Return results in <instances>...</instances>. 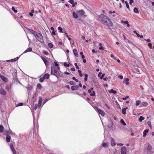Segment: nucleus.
Wrapping results in <instances>:
<instances>
[{
  "label": "nucleus",
  "instance_id": "1",
  "mask_svg": "<svg viewBox=\"0 0 154 154\" xmlns=\"http://www.w3.org/2000/svg\"><path fill=\"white\" fill-rule=\"evenodd\" d=\"M51 75H54L58 79L60 76V73L59 71L57 70V67L54 64L51 65Z\"/></svg>",
  "mask_w": 154,
  "mask_h": 154
},
{
  "label": "nucleus",
  "instance_id": "25",
  "mask_svg": "<svg viewBox=\"0 0 154 154\" xmlns=\"http://www.w3.org/2000/svg\"><path fill=\"white\" fill-rule=\"evenodd\" d=\"M112 125V122L111 121H109V123L107 125V126L109 128H111Z\"/></svg>",
  "mask_w": 154,
  "mask_h": 154
},
{
  "label": "nucleus",
  "instance_id": "33",
  "mask_svg": "<svg viewBox=\"0 0 154 154\" xmlns=\"http://www.w3.org/2000/svg\"><path fill=\"white\" fill-rule=\"evenodd\" d=\"M123 23L125 25H126L127 26L129 27L130 26V25L128 23V21L126 20L125 21H124Z\"/></svg>",
  "mask_w": 154,
  "mask_h": 154
},
{
  "label": "nucleus",
  "instance_id": "50",
  "mask_svg": "<svg viewBox=\"0 0 154 154\" xmlns=\"http://www.w3.org/2000/svg\"><path fill=\"white\" fill-rule=\"evenodd\" d=\"M125 3L126 4V5L127 8L128 9H129V5L128 2H127L125 1Z\"/></svg>",
  "mask_w": 154,
  "mask_h": 154
},
{
  "label": "nucleus",
  "instance_id": "15",
  "mask_svg": "<svg viewBox=\"0 0 154 154\" xmlns=\"http://www.w3.org/2000/svg\"><path fill=\"white\" fill-rule=\"evenodd\" d=\"M42 59L43 60V61L44 62V63L45 64V65L46 66H47L48 64V62L47 60L43 57H42Z\"/></svg>",
  "mask_w": 154,
  "mask_h": 154
},
{
  "label": "nucleus",
  "instance_id": "28",
  "mask_svg": "<svg viewBox=\"0 0 154 154\" xmlns=\"http://www.w3.org/2000/svg\"><path fill=\"white\" fill-rule=\"evenodd\" d=\"M120 122L124 126H125L126 125V123L125 122L124 120L122 119H121Z\"/></svg>",
  "mask_w": 154,
  "mask_h": 154
},
{
  "label": "nucleus",
  "instance_id": "57",
  "mask_svg": "<svg viewBox=\"0 0 154 154\" xmlns=\"http://www.w3.org/2000/svg\"><path fill=\"white\" fill-rule=\"evenodd\" d=\"M128 98H129V96H126V97H123L122 100H126Z\"/></svg>",
  "mask_w": 154,
  "mask_h": 154
},
{
  "label": "nucleus",
  "instance_id": "41",
  "mask_svg": "<svg viewBox=\"0 0 154 154\" xmlns=\"http://www.w3.org/2000/svg\"><path fill=\"white\" fill-rule=\"evenodd\" d=\"M102 145L104 147H108V145L107 143H102Z\"/></svg>",
  "mask_w": 154,
  "mask_h": 154
},
{
  "label": "nucleus",
  "instance_id": "59",
  "mask_svg": "<svg viewBox=\"0 0 154 154\" xmlns=\"http://www.w3.org/2000/svg\"><path fill=\"white\" fill-rule=\"evenodd\" d=\"M23 103H19L18 105H17V106H23Z\"/></svg>",
  "mask_w": 154,
  "mask_h": 154
},
{
  "label": "nucleus",
  "instance_id": "23",
  "mask_svg": "<svg viewBox=\"0 0 154 154\" xmlns=\"http://www.w3.org/2000/svg\"><path fill=\"white\" fill-rule=\"evenodd\" d=\"M149 130L148 129H145L143 132V137H145L146 136Z\"/></svg>",
  "mask_w": 154,
  "mask_h": 154
},
{
  "label": "nucleus",
  "instance_id": "14",
  "mask_svg": "<svg viewBox=\"0 0 154 154\" xmlns=\"http://www.w3.org/2000/svg\"><path fill=\"white\" fill-rule=\"evenodd\" d=\"M148 105V103L146 102H143L141 103V105L142 106L146 107Z\"/></svg>",
  "mask_w": 154,
  "mask_h": 154
},
{
  "label": "nucleus",
  "instance_id": "48",
  "mask_svg": "<svg viewBox=\"0 0 154 154\" xmlns=\"http://www.w3.org/2000/svg\"><path fill=\"white\" fill-rule=\"evenodd\" d=\"M45 79L43 77H41L39 81L40 82H42L44 81Z\"/></svg>",
  "mask_w": 154,
  "mask_h": 154
},
{
  "label": "nucleus",
  "instance_id": "55",
  "mask_svg": "<svg viewBox=\"0 0 154 154\" xmlns=\"http://www.w3.org/2000/svg\"><path fill=\"white\" fill-rule=\"evenodd\" d=\"M69 2L71 4H72L74 3V1L73 0H69Z\"/></svg>",
  "mask_w": 154,
  "mask_h": 154
},
{
  "label": "nucleus",
  "instance_id": "13",
  "mask_svg": "<svg viewBox=\"0 0 154 154\" xmlns=\"http://www.w3.org/2000/svg\"><path fill=\"white\" fill-rule=\"evenodd\" d=\"M9 130H5V132L6 134H8V133L11 134H13L14 133L10 129L9 127L8 126Z\"/></svg>",
  "mask_w": 154,
  "mask_h": 154
},
{
  "label": "nucleus",
  "instance_id": "37",
  "mask_svg": "<svg viewBox=\"0 0 154 154\" xmlns=\"http://www.w3.org/2000/svg\"><path fill=\"white\" fill-rule=\"evenodd\" d=\"M88 75L87 74L85 75V78L84 79V81L85 82L86 81L88 80Z\"/></svg>",
  "mask_w": 154,
  "mask_h": 154
},
{
  "label": "nucleus",
  "instance_id": "61",
  "mask_svg": "<svg viewBox=\"0 0 154 154\" xmlns=\"http://www.w3.org/2000/svg\"><path fill=\"white\" fill-rule=\"evenodd\" d=\"M52 34L53 35H56V31H55V30H54L52 31Z\"/></svg>",
  "mask_w": 154,
  "mask_h": 154
},
{
  "label": "nucleus",
  "instance_id": "3",
  "mask_svg": "<svg viewBox=\"0 0 154 154\" xmlns=\"http://www.w3.org/2000/svg\"><path fill=\"white\" fill-rule=\"evenodd\" d=\"M102 23L107 26H112L113 25L110 20H99Z\"/></svg>",
  "mask_w": 154,
  "mask_h": 154
},
{
  "label": "nucleus",
  "instance_id": "51",
  "mask_svg": "<svg viewBox=\"0 0 154 154\" xmlns=\"http://www.w3.org/2000/svg\"><path fill=\"white\" fill-rule=\"evenodd\" d=\"M133 32L134 34H136L137 35V36L138 37L139 36H140V35L136 31L134 30L133 31Z\"/></svg>",
  "mask_w": 154,
  "mask_h": 154
},
{
  "label": "nucleus",
  "instance_id": "11",
  "mask_svg": "<svg viewBox=\"0 0 154 154\" xmlns=\"http://www.w3.org/2000/svg\"><path fill=\"white\" fill-rule=\"evenodd\" d=\"M79 88L78 85H76L75 86H73L71 87V89L72 91H75L77 90Z\"/></svg>",
  "mask_w": 154,
  "mask_h": 154
},
{
  "label": "nucleus",
  "instance_id": "4",
  "mask_svg": "<svg viewBox=\"0 0 154 154\" xmlns=\"http://www.w3.org/2000/svg\"><path fill=\"white\" fill-rule=\"evenodd\" d=\"M94 108L96 110L97 112L100 114L102 116H103L105 115V113L103 111L99 109L97 106H95Z\"/></svg>",
  "mask_w": 154,
  "mask_h": 154
},
{
  "label": "nucleus",
  "instance_id": "9",
  "mask_svg": "<svg viewBox=\"0 0 154 154\" xmlns=\"http://www.w3.org/2000/svg\"><path fill=\"white\" fill-rule=\"evenodd\" d=\"M0 78L4 82H7L8 81V79L4 76L1 74L0 75Z\"/></svg>",
  "mask_w": 154,
  "mask_h": 154
},
{
  "label": "nucleus",
  "instance_id": "53",
  "mask_svg": "<svg viewBox=\"0 0 154 154\" xmlns=\"http://www.w3.org/2000/svg\"><path fill=\"white\" fill-rule=\"evenodd\" d=\"M72 79L73 80H74L76 82H79V80H78L77 79H76L75 78V77H73L72 78Z\"/></svg>",
  "mask_w": 154,
  "mask_h": 154
},
{
  "label": "nucleus",
  "instance_id": "44",
  "mask_svg": "<svg viewBox=\"0 0 154 154\" xmlns=\"http://www.w3.org/2000/svg\"><path fill=\"white\" fill-rule=\"evenodd\" d=\"M63 65L65 66H66L67 67H69V64L67 63L66 62H65L63 63Z\"/></svg>",
  "mask_w": 154,
  "mask_h": 154
},
{
  "label": "nucleus",
  "instance_id": "34",
  "mask_svg": "<svg viewBox=\"0 0 154 154\" xmlns=\"http://www.w3.org/2000/svg\"><path fill=\"white\" fill-rule=\"evenodd\" d=\"M11 149L13 154H16V151L14 147L11 148Z\"/></svg>",
  "mask_w": 154,
  "mask_h": 154
},
{
  "label": "nucleus",
  "instance_id": "12",
  "mask_svg": "<svg viewBox=\"0 0 154 154\" xmlns=\"http://www.w3.org/2000/svg\"><path fill=\"white\" fill-rule=\"evenodd\" d=\"M6 140L7 142H9L11 140V137L8 134H6Z\"/></svg>",
  "mask_w": 154,
  "mask_h": 154
},
{
  "label": "nucleus",
  "instance_id": "27",
  "mask_svg": "<svg viewBox=\"0 0 154 154\" xmlns=\"http://www.w3.org/2000/svg\"><path fill=\"white\" fill-rule=\"evenodd\" d=\"M72 14H73V17L75 18H77V17H78V15H77V14H76V13L75 12H72Z\"/></svg>",
  "mask_w": 154,
  "mask_h": 154
},
{
  "label": "nucleus",
  "instance_id": "20",
  "mask_svg": "<svg viewBox=\"0 0 154 154\" xmlns=\"http://www.w3.org/2000/svg\"><path fill=\"white\" fill-rule=\"evenodd\" d=\"M50 76L49 74L48 73H46L43 75V77L45 79H48L49 78Z\"/></svg>",
  "mask_w": 154,
  "mask_h": 154
},
{
  "label": "nucleus",
  "instance_id": "42",
  "mask_svg": "<svg viewBox=\"0 0 154 154\" xmlns=\"http://www.w3.org/2000/svg\"><path fill=\"white\" fill-rule=\"evenodd\" d=\"M42 97H40L39 99L38 102L39 104H42Z\"/></svg>",
  "mask_w": 154,
  "mask_h": 154
},
{
  "label": "nucleus",
  "instance_id": "30",
  "mask_svg": "<svg viewBox=\"0 0 154 154\" xmlns=\"http://www.w3.org/2000/svg\"><path fill=\"white\" fill-rule=\"evenodd\" d=\"M134 12L136 13H139V12L138 9L137 8H134Z\"/></svg>",
  "mask_w": 154,
  "mask_h": 154
},
{
  "label": "nucleus",
  "instance_id": "45",
  "mask_svg": "<svg viewBox=\"0 0 154 154\" xmlns=\"http://www.w3.org/2000/svg\"><path fill=\"white\" fill-rule=\"evenodd\" d=\"M99 45L100 47L99 48V50H101L104 49L103 47L102 46V44L101 43H100Z\"/></svg>",
  "mask_w": 154,
  "mask_h": 154
},
{
  "label": "nucleus",
  "instance_id": "32",
  "mask_svg": "<svg viewBox=\"0 0 154 154\" xmlns=\"http://www.w3.org/2000/svg\"><path fill=\"white\" fill-rule=\"evenodd\" d=\"M51 98H48L45 99V100L43 102V104H44L47 101L50 100Z\"/></svg>",
  "mask_w": 154,
  "mask_h": 154
},
{
  "label": "nucleus",
  "instance_id": "43",
  "mask_svg": "<svg viewBox=\"0 0 154 154\" xmlns=\"http://www.w3.org/2000/svg\"><path fill=\"white\" fill-rule=\"evenodd\" d=\"M48 46L50 48H52L53 47V45L51 43H49L48 44Z\"/></svg>",
  "mask_w": 154,
  "mask_h": 154
},
{
  "label": "nucleus",
  "instance_id": "29",
  "mask_svg": "<svg viewBox=\"0 0 154 154\" xmlns=\"http://www.w3.org/2000/svg\"><path fill=\"white\" fill-rule=\"evenodd\" d=\"M141 103V102L140 100H138L136 101V105L137 106H138Z\"/></svg>",
  "mask_w": 154,
  "mask_h": 154
},
{
  "label": "nucleus",
  "instance_id": "21",
  "mask_svg": "<svg viewBox=\"0 0 154 154\" xmlns=\"http://www.w3.org/2000/svg\"><path fill=\"white\" fill-rule=\"evenodd\" d=\"M100 18H102V19H109L107 16L103 14H101L100 15Z\"/></svg>",
  "mask_w": 154,
  "mask_h": 154
},
{
  "label": "nucleus",
  "instance_id": "38",
  "mask_svg": "<svg viewBox=\"0 0 154 154\" xmlns=\"http://www.w3.org/2000/svg\"><path fill=\"white\" fill-rule=\"evenodd\" d=\"M4 127L3 126L0 125V132H2L4 130Z\"/></svg>",
  "mask_w": 154,
  "mask_h": 154
},
{
  "label": "nucleus",
  "instance_id": "16",
  "mask_svg": "<svg viewBox=\"0 0 154 154\" xmlns=\"http://www.w3.org/2000/svg\"><path fill=\"white\" fill-rule=\"evenodd\" d=\"M0 94L3 95H5L6 94V92L4 89H0Z\"/></svg>",
  "mask_w": 154,
  "mask_h": 154
},
{
  "label": "nucleus",
  "instance_id": "63",
  "mask_svg": "<svg viewBox=\"0 0 154 154\" xmlns=\"http://www.w3.org/2000/svg\"><path fill=\"white\" fill-rule=\"evenodd\" d=\"M38 107L37 104H36L34 106V109L35 110H36L37 107Z\"/></svg>",
  "mask_w": 154,
  "mask_h": 154
},
{
  "label": "nucleus",
  "instance_id": "62",
  "mask_svg": "<svg viewBox=\"0 0 154 154\" xmlns=\"http://www.w3.org/2000/svg\"><path fill=\"white\" fill-rule=\"evenodd\" d=\"M54 66L56 67L57 66H58V64L57 63V62L56 61H54Z\"/></svg>",
  "mask_w": 154,
  "mask_h": 154
},
{
  "label": "nucleus",
  "instance_id": "64",
  "mask_svg": "<svg viewBox=\"0 0 154 154\" xmlns=\"http://www.w3.org/2000/svg\"><path fill=\"white\" fill-rule=\"evenodd\" d=\"M104 75H105V74H104V73L102 74L101 76L100 77V79H102L103 78V77H104Z\"/></svg>",
  "mask_w": 154,
  "mask_h": 154
},
{
  "label": "nucleus",
  "instance_id": "19",
  "mask_svg": "<svg viewBox=\"0 0 154 154\" xmlns=\"http://www.w3.org/2000/svg\"><path fill=\"white\" fill-rule=\"evenodd\" d=\"M111 144L112 146H115L116 145L115 141L113 138L111 137Z\"/></svg>",
  "mask_w": 154,
  "mask_h": 154
},
{
  "label": "nucleus",
  "instance_id": "2",
  "mask_svg": "<svg viewBox=\"0 0 154 154\" xmlns=\"http://www.w3.org/2000/svg\"><path fill=\"white\" fill-rule=\"evenodd\" d=\"M35 36L40 43H44V41L43 39V37L41 33H38L37 32L36 34L35 35Z\"/></svg>",
  "mask_w": 154,
  "mask_h": 154
},
{
  "label": "nucleus",
  "instance_id": "10",
  "mask_svg": "<svg viewBox=\"0 0 154 154\" xmlns=\"http://www.w3.org/2000/svg\"><path fill=\"white\" fill-rule=\"evenodd\" d=\"M18 22L20 24V25L23 28L26 27V24L23 23L21 21V20H18Z\"/></svg>",
  "mask_w": 154,
  "mask_h": 154
},
{
  "label": "nucleus",
  "instance_id": "58",
  "mask_svg": "<svg viewBox=\"0 0 154 154\" xmlns=\"http://www.w3.org/2000/svg\"><path fill=\"white\" fill-rule=\"evenodd\" d=\"M74 65H75V66L76 67V68L77 69H79V66L77 65V63H75Z\"/></svg>",
  "mask_w": 154,
  "mask_h": 154
},
{
  "label": "nucleus",
  "instance_id": "5",
  "mask_svg": "<svg viewBox=\"0 0 154 154\" xmlns=\"http://www.w3.org/2000/svg\"><path fill=\"white\" fill-rule=\"evenodd\" d=\"M76 13L78 15H80L81 16L83 17L86 16V15H85V13L83 10L77 11Z\"/></svg>",
  "mask_w": 154,
  "mask_h": 154
},
{
  "label": "nucleus",
  "instance_id": "24",
  "mask_svg": "<svg viewBox=\"0 0 154 154\" xmlns=\"http://www.w3.org/2000/svg\"><path fill=\"white\" fill-rule=\"evenodd\" d=\"M32 51V49L31 48H29L26 50L23 53H26L31 52Z\"/></svg>",
  "mask_w": 154,
  "mask_h": 154
},
{
  "label": "nucleus",
  "instance_id": "40",
  "mask_svg": "<svg viewBox=\"0 0 154 154\" xmlns=\"http://www.w3.org/2000/svg\"><path fill=\"white\" fill-rule=\"evenodd\" d=\"M129 78H126L125 80V84L128 85L129 84Z\"/></svg>",
  "mask_w": 154,
  "mask_h": 154
},
{
  "label": "nucleus",
  "instance_id": "6",
  "mask_svg": "<svg viewBox=\"0 0 154 154\" xmlns=\"http://www.w3.org/2000/svg\"><path fill=\"white\" fill-rule=\"evenodd\" d=\"M93 88L92 87H91L90 89H89L88 91V93L90 94V95L91 96H94L95 95V93L94 91H93Z\"/></svg>",
  "mask_w": 154,
  "mask_h": 154
},
{
  "label": "nucleus",
  "instance_id": "39",
  "mask_svg": "<svg viewBox=\"0 0 154 154\" xmlns=\"http://www.w3.org/2000/svg\"><path fill=\"white\" fill-rule=\"evenodd\" d=\"M69 84L72 85H75V83L73 81H70L69 82Z\"/></svg>",
  "mask_w": 154,
  "mask_h": 154
},
{
  "label": "nucleus",
  "instance_id": "8",
  "mask_svg": "<svg viewBox=\"0 0 154 154\" xmlns=\"http://www.w3.org/2000/svg\"><path fill=\"white\" fill-rule=\"evenodd\" d=\"M93 82L95 86L97 88H99L100 85L98 82V81L97 79H94L93 80Z\"/></svg>",
  "mask_w": 154,
  "mask_h": 154
},
{
  "label": "nucleus",
  "instance_id": "60",
  "mask_svg": "<svg viewBox=\"0 0 154 154\" xmlns=\"http://www.w3.org/2000/svg\"><path fill=\"white\" fill-rule=\"evenodd\" d=\"M9 146L10 147L11 149L14 148L13 145L12 143H10L9 144Z\"/></svg>",
  "mask_w": 154,
  "mask_h": 154
},
{
  "label": "nucleus",
  "instance_id": "52",
  "mask_svg": "<svg viewBox=\"0 0 154 154\" xmlns=\"http://www.w3.org/2000/svg\"><path fill=\"white\" fill-rule=\"evenodd\" d=\"M76 94L77 95L80 96L82 97H83L84 98H85L83 96V95H82V94H79V93L77 92L76 93Z\"/></svg>",
  "mask_w": 154,
  "mask_h": 154
},
{
  "label": "nucleus",
  "instance_id": "31",
  "mask_svg": "<svg viewBox=\"0 0 154 154\" xmlns=\"http://www.w3.org/2000/svg\"><path fill=\"white\" fill-rule=\"evenodd\" d=\"M109 92L110 93H113V94H116L117 92L116 91L114 90H113L112 89H111L109 91Z\"/></svg>",
  "mask_w": 154,
  "mask_h": 154
},
{
  "label": "nucleus",
  "instance_id": "35",
  "mask_svg": "<svg viewBox=\"0 0 154 154\" xmlns=\"http://www.w3.org/2000/svg\"><path fill=\"white\" fill-rule=\"evenodd\" d=\"M144 119V118L143 117V116H141L140 118L139 119V120L140 122H142L143 120Z\"/></svg>",
  "mask_w": 154,
  "mask_h": 154
},
{
  "label": "nucleus",
  "instance_id": "22",
  "mask_svg": "<svg viewBox=\"0 0 154 154\" xmlns=\"http://www.w3.org/2000/svg\"><path fill=\"white\" fill-rule=\"evenodd\" d=\"M73 53L75 56L76 57H78L79 56V54L76 49H74L73 50Z\"/></svg>",
  "mask_w": 154,
  "mask_h": 154
},
{
  "label": "nucleus",
  "instance_id": "56",
  "mask_svg": "<svg viewBox=\"0 0 154 154\" xmlns=\"http://www.w3.org/2000/svg\"><path fill=\"white\" fill-rule=\"evenodd\" d=\"M37 87L39 89H41V85L40 84H38L37 85Z\"/></svg>",
  "mask_w": 154,
  "mask_h": 154
},
{
  "label": "nucleus",
  "instance_id": "49",
  "mask_svg": "<svg viewBox=\"0 0 154 154\" xmlns=\"http://www.w3.org/2000/svg\"><path fill=\"white\" fill-rule=\"evenodd\" d=\"M12 9L15 13H17V10H15V8L14 7H12Z\"/></svg>",
  "mask_w": 154,
  "mask_h": 154
},
{
  "label": "nucleus",
  "instance_id": "47",
  "mask_svg": "<svg viewBox=\"0 0 154 154\" xmlns=\"http://www.w3.org/2000/svg\"><path fill=\"white\" fill-rule=\"evenodd\" d=\"M11 72L13 74V72H16V70L15 69L12 68L11 69Z\"/></svg>",
  "mask_w": 154,
  "mask_h": 154
},
{
  "label": "nucleus",
  "instance_id": "18",
  "mask_svg": "<svg viewBox=\"0 0 154 154\" xmlns=\"http://www.w3.org/2000/svg\"><path fill=\"white\" fill-rule=\"evenodd\" d=\"M28 29L30 32H31L32 34L34 35V36L37 33V32L34 31V30L32 29L28 28Z\"/></svg>",
  "mask_w": 154,
  "mask_h": 154
},
{
  "label": "nucleus",
  "instance_id": "54",
  "mask_svg": "<svg viewBox=\"0 0 154 154\" xmlns=\"http://www.w3.org/2000/svg\"><path fill=\"white\" fill-rule=\"evenodd\" d=\"M148 46L150 49H151L152 48V44L151 43H149L148 44Z\"/></svg>",
  "mask_w": 154,
  "mask_h": 154
},
{
  "label": "nucleus",
  "instance_id": "36",
  "mask_svg": "<svg viewBox=\"0 0 154 154\" xmlns=\"http://www.w3.org/2000/svg\"><path fill=\"white\" fill-rule=\"evenodd\" d=\"M58 30L59 31V32L60 33L63 32V29L62 28L60 27L59 26L58 28Z\"/></svg>",
  "mask_w": 154,
  "mask_h": 154
},
{
  "label": "nucleus",
  "instance_id": "17",
  "mask_svg": "<svg viewBox=\"0 0 154 154\" xmlns=\"http://www.w3.org/2000/svg\"><path fill=\"white\" fill-rule=\"evenodd\" d=\"M152 149V146H151V145L150 144H148V146L147 148V152H150L151 151Z\"/></svg>",
  "mask_w": 154,
  "mask_h": 154
},
{
  "label": "nucleus",
  "instance_id": "26",
  "mask_svg": "<svg viewBox=\"0 0 154 154\" xmlns=\"http://www.w3.org/2000/svg\"><path fill=\"white\" fill-rule=\"evenodd\" d=\"M127 109L128 107H126L122 109V112L123 114H125L126 113V110Z\"/></svg>",
  "mask_w": 154,
  "mask_h": 154
},
{
  "label": "nucleus",
  "instance_id": "7",
  "mask_svg": "<svg viewBox=\"0 0 154 154\" xmlns=\"http://www.w3.org/2000/svg\"><path fill=\"white\" fill-rule=\"evenodd\" d=\"M127 149L125 146H123L121 149V154H127L126 153Z\"/></svg>",
  "mask_w": 154,
  "mask_h": 154
},
{
  "label": "nucleus",
  "instance_id": "46",
  "mask_svg": "<svg viewBox=\"0 0 154 154\" xmlns=\"http://www.w3.org/2000/svg\"><path fill=\"white\" fill-rule=\"evenodd\" d=\"M16 61V60H15V58L12 59H11V60H7V62H9L10 61L14 62V61Z\"/></svg>",
  "mask_w": 154,
  "mask_h": 154
}]
</instances>
